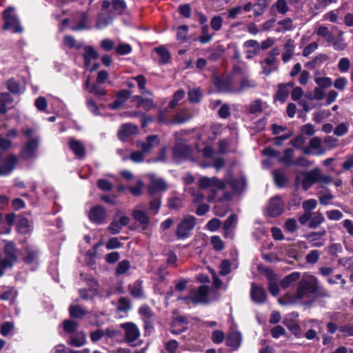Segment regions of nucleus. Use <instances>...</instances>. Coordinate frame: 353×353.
<instances>
[{
	"label": "nucleus",
	"mask_w": 353,
	"mask_h": 353,
	"mask_svg": "<svg viewBox=\"0 0 353 353\" xmlns=\"http://www.w3.org/2000/svg\"><path fill=\"white\" fill-rule=\"evenodd\" d=\"M226 183L218 179L216 177L202 176L199 180V186L201 189H207L211 192L208 196V201H216V203L214 207L215 215L223 217L229 210V205L224 203V201H230L231 194L225 192Z\"/></svg>",
	"instance_id": "obj_1"
},
{
	"label": "nucleus",
	"mask_w": 353,
	"mask_h": 353,
	"mask_svg": "<svg viewBox=\"0 0 353 353\" xmlns=\"http://www.w3.org/2000/svg\"><path fill=\"white\" fill-rule=\"evenodd\" d=\"M320 291L323 296H330L328 292L319 285L318 279L314 276L305 275L299 283L293 301L308 298L312 294Z\"/></svg>",
	"instance_id": "obj_2"
},
{
	"label": "nucleus",
	"mask_w": 353,
	"mask_h": 353,
	"mask_svg": "<svg viewBox=\"0 0 353 353\" xmlns=\"http://www.w3.org/2000/svg\"><path fill=\"white\" fill-rule=\"evenodd\" d=\"M207 132L203 130L201 134L198 135V142L196 143V148L199 152H201L203 156L207 159H212L214 160L213 166L217 170L220 169L223 165V160L221 158L215 159L214 157V152L208 143H205L207 139Z\"/></svg>",
	"instance_id": "obj_3"
},
{
	"label": "nucleus",
	"mask_w": 353,
	"mask_h": 353,
	"mask_svg": "<svg viewBox=\"0 0 353 353\" xmlns=\"http://www.w3.org/2000/svg\"><path fill=\"white\" fill-rule=\"evenodd\" d=\"M5 30H11L14 33H21L23 28L20 25L19 19L15 14L13 8H8L3 13Z\"/></svg>",
	"instance_id": "obj_4"
},
{
	"label": "nucleus",
	"mask_w": 353,
	"mask_h": 353,
	"mask_svg": "<svg viewBox=\"0 0 353 353\" xmlns=\"http://www.w3.org/2000/svg\"><path fill=\"white\" fill-rule=\"evenodd\" d=\"M318 168L302 171L296 175V182L301 184L304 190H307L314 183H318Z\"/></svg>",
	"instance_id": "obj_5"
},
{
	"label": "nucleus",
	"mask_w": 353,
	"mask_h": 353,
	"mask_svg": "<svg viewBox=\"0 0 353 353\" xmlns=\"http://www.w3.org/2000/svg\"><path fill=\"white\" fill-rule=\"evenodd\" d=\"M130 221V218L125 216L122 211L117 210L115 212L111 223L107 228V230L111 234H117L120 233L123 227L129 224Z\"/></svg>",
	"instance_id": "obj_6"
},
{
	"label": "nucleus",
	"mask_w": 353,
	"mask_h": 353,
	"mask_svg": "<svg viewBox=\"0 0 353 353\" xmlns=\"http://www.w3.org/2000/svg\"><path fill=\"white\" fill-rule=\"evenodd\" d=\"M209 288L207 285H201L197 289L192 290L189 295L185 297H179V300L190 301L192 303H205L208 302Z\"/></svg>",
	"instance_id": "obj_7"
},
{
	"label": "nucleus",
	"mask_w": 353,
	"mask_h": 353,
	"mask_svg": "<svg viewBox=\"0 0 353 353\" xmlns=\"http://www.w3.org/2000/svg\"><path fill=\"white\" fill-rule=\"evenodd\" d=\"M120 327L124 330V336L125 341L131 346H137L138 345L136 341L141 336L140 330L137 325L131 322L123 323Z\"/></svg>",
	"instance_id": "obj_8"
},
{
	"label": "nucleus",
	"mask_w": 353,
	"mask_h": 353,
	"mask_svg": "<svg viewBox=\"0 0 353 353\" xmlns=\"http://www.w3.org/2000/svg\"><path fill=\"white\" fill-rule=\"evenodd\" d=\"M196 225V219L192 216L185 217L177 225L176 235L179 239L188 238Z\"/></svg>",
	"instance_id": "obj_9"
},
{
	"label": "nucleus",
	"mask_w": 353,
	"mask_h": 353,
	"mask_svg": "<svg viewBox=\"0 0 353 353\" xmlns=\"http://www.w3.org/2000/svg\"><path fill=\"white\" fill-rule=\"evenodd\" d=\"M324 220L323 214L319 212L303 214L299 218V221L302 225H305L308 223L311 228H317Z\"/></svg>",
	"instance_id": "obj_10"
},
{
	"label": "nucleus",
	"mask_w": 353,
	"mask_h": 353,
	"mask_svg": "<svg viewBox=\"0 0 353 353\" xmlns=\"http://www.w3.org/2000/svg\"><path fill=\"white\" fill-rule=\"evenodd\" d=\"M215 84L220 92L239 94L234 90L238 89L239 83L232 77L216 79Z\"/></svg>",
	"instance_id": "obj_11"
},
{
	"label": "nucleus",
	"mask_w": 353,
	"mask_h": 353,
	"mask_svg": "<svg viewBox=\"0 0 353 353\" xmlns=\"http://www.w3.org/2000/svg\"><path fill=\"white\" fill-rule=\"evenodd\" d=\"M17 163L18 157L14 154H9L3 159L0 155V176L11 174Z\"/></svg>",
	"instance_id": "obj_12"
},
{
	"label": "nucleus",
	"mask_w": 353,
	"mask_h": 353,
	"mask_svg": "<svg viewBox=\"0 0 353 353\" xmlns=\"http://www.w3.org/2000/svg\"><path fill=\"white\" fill-rule=\"evenodd\" d=\"M148 177L150 182L148 188L149 194L152 195L167 189V184L163 179L157 177L154 174H148Z\"/></svg>",
	"instance_id": "obj_13"
},
{
	"label": "nucleus",
	"mask_w": 353,
	"mask_h": 353,
	"mask_svg": "<svg viewBox=\"0 0 353 353\" xmlns=\"http://www.w3.org/2000/svg\"><path fill=\"white\" fill-rule=\"evenodd\" d=\"M88 216L92 223L103 224L107 218L106 210L101 205H95L90 209Z\"/></svg>",
	"instance_id": "obj_14"
},
{
	"label": "nucleus",
	"mask_w": 353,
	"mask_h": 353,
	"mask_svg": "<svg viewBox=\"0 0 353 353\" xmlns=\"http://www.w3.org/2000/svg\"><path fill=\"white\" fill-rule=\"evenodd\" d=\"M132 216L138 221L143 228H146L150 223V218L145 212V205L143 203L138 204L132 212Z\"/></svg>",
	"instance_id": "obj_15"
},
{
	"label": "nucleus",
	"mask_w": 353,
	"mask_h": 353,
	"mask_svg": "<svg viewBox=\"0 0 353 353\" xmlns=\"http://www.w3.org/2000/svg\"><path fill=\"white\" fill-rule=\"evenodd\" d=\"M284 210V203L279 196L272 198L268 203L267 208L268 214L272 216L275 217L279 216Z\"/></svg>",
	"instance_id": "obj_16"
},
{
	"label": "nucleus",
	"mask_w": 353,
	"mask_h": 353,
	"mask_svg": "<svg viewBox=\"0 0 353 353\" xmlns=\"http://www.w3.org/2000/svg\"><path fill=\"white\" fill-rule=\"evenodd\" d=\"M39 141V139L38 137H34L28 141L21 150V157L25 159L36 157Z\"/></svg>",
	"instance_id": "obj_17"
},
{
	"label": "nucleus",
	"mask_w": 353,
	"mask_h": 353,
	"mask_svg": "<svg viewBox=\"0 0 353 353\" xmlns=\"http://www.w3.org/2000/svg\"><path fill=\"white\" fill-rule=\"evenodd\" d=\"M68 145L70 150L79 159H83L85 156V145L80 141L73 137L68 139Z\"/></svg>",
	"instance_id": "obj_18"
},
{
	"label": "nucleus",
	"mask_w": 353,
	"mask_h": 353,
	"mask_svg": "<svg viewBox=\"0 0 353 353\" xmlns=\"http://www.w3.org/2000/svg\"><path fill=\"white\" fill-rule=\"evenodd\" d=\"M312 150H316L315 154L321 155L325 153V150L321 147V139L317 137L312 138L309 141V145L303 148L304 154H312Z\"/></svg>",
	"instance_id": "obj_19"
},
{
	"label": "nucleus",
	"mask_w": 353,
	"mask_h": 353,
	"mask_svg": "<svg viewBox=\"0 0 353 353\" xmlns=\"http://www.w3.org/2000/svg\"><path fill=\"white\" fill-rule=\"evenodd\" d=\"M160 140L157 135H150L147 137L146 141L137 142V147L141 148L145 154H149L152 150L159 144Z\"/></svg>",
	"instance_id": "obj_20"
},
{
	"label": "nucleus",
	"mask_w": 353,
	"mask_h": 353,
	"mask_svg": "<svg viewBox=\"0 0 353 353\" xmlns=\"http://www.w3.org/2000/svg\"><path fill=\"white\" fill-rule=\"evenodd\" d=\"M73 21L77 25L71 27V29L74 31L82 30L85 29H90V26H88V14L85 12L77 13L73 18Z\"/></svg>",
	"instance_id": "obj_21"
},
{
	"label": "nucleus",
	"mask_w": 353,
	"mask_h": 353,
	"mask_svg": "<svg viewBox=\"0 0 353 353\" xmlns=\"http://www.w3.org/2000/svg\"><path fill=\"white\" fill-rule=\"evenodd\" d=\"M250 295L252 300L256 303L261 304L265 301L266 294L264 289L254 283L252 284Z\"/></svg>",
	"instance_id": "obj_22"
},
{
	"label": "nucleus",
	"mask_w": 353,
	"mask_h": 353,
	"mask_svg": "<svg viewBox=\"0 0 353 353\" xmlns=\"http://www.w3.org/2000/svg\"><path fill=\"white\" fill-rule=\"evenodd\" d=\"M242 342V335L239 332H232L226 338V345L232 350H236Z\"/></svg>",
	"instance_id": "obj_23"
},
{
	"label": "nucleus",
	"mask_w": 353,
	"mask_h": 353,
	"mask_svg": "<svg viewBox=\"0 0 353 353\" xmlns=\"http://www.w3.org/2000/svg\"><path fill=\"white\" fill-rule=\"evenodd\" d=\"M14 99L7 92L0 94V114H6L8 110L13 107Z\"/></svg>",
	"instance_id": "obj_24"
},
{
	"label": "nucleus",
	"mask_w": 353,
	"mask_h": 353,
	"mask_svg": "<svg viewBox=\"0 0 353 353\" xmlns=\"http://www.w3.org/2000/svg\"><path fill=\"white\" fill-rule=\"evenodd\" d=\"M294 86L293 83H288L286 84H280L279 85V90L275 96V99L281 103H284L289 96Z\"/></svg>",
	"instance_id": "obj_25"
},
{
	"label": "nucleus",
	"mask_w": 353,
	"mask_h": 353,
	"mask_svg": "<svg viewBox=\"0 0 353 353\" xmlns=\"http://www.w3.org/2000/svg\"><path fill=\"white\" fill-rule=\"evenodd\" d=\"M137 127L131 123L123 124L118 132V137L120 140L124 141L128 137L136 134Z\"/></svg>",
	"instance_id": "obj_26"
},
{
	"label": "nucleus",
	"mask_w": 353,
	"mask_h": 353,
	"mask_svg": "<svg viewBox=\"0 0 353 353\" xmlns=\"http://www.w3.org/2000/svg\"><path fill=\"white\" fill-rule=\"evenodd\" d=\"M174 154L176 157H186L190 153V148L181 140L176 141L173 149Z\"/></svg>",
	"instance_id": "obj_27"
},
{
	"label": "nucleus",
	"mask_w": 353,
	"mask_h": 353,
	"mask_svg": "<svg viewBox=\"0 0 353 353\" xmlns=\"http://www.w3.org/2000/svg\"><path fill=\"white\" fill-rule=\"evenodd\" d=\"M98 53L91 46H85L84 48L83 58L84 63L86 67H89L92 60L97 59Z\"/></svg>",
	"instance_id": "obj_28"
},
{
	"label": "nucleus",
	"mask_w": 353,
	"mask_h": 353,
	"mask_svg": "<svg viewBox=\"0 0 353 353\" xmlns=\"http://www.w3.org/2000/svg\"><path fill=\"white\" fill-rule=\"evenodd\" d=\"M86 342V335L83 332H79L70 338L69 344L74 347H81Z\"/></svg>",
	"instance_id": "obj_29"
},
{
	"label": "nucleus",
	"mask_w": 353,
	"mask_h": 353,
	"mask_svg": "<svg viewBox=\"0 0 353 353\" xmlns=\"http://www.w3.org/2000/svg\"><path fill=\"white\" fill-rule=\"evenodd\" d=\"M129 290L134 298L140 299L143 297L142 282L141 281H137L133 284L129 285Z\"/></svg>",
	"instance_id": "obj_30"
},
{
	"label": "nucleus",
	"mask_w": 353,
	"mask_h": 353,
	"mask_svg": "<svg viewBox=\"0 0 353 353\" xmlns=\"http://www.w3.org/2000/svg\"><path fill=\"white\" fill-rule=\"evenodd\" d=\"M332 44L333 48L335 50H343L347 44L345 42V39L343 38V32L342 30H339L338 32V35L336 39H333L332 42H330Z\"/></svg>",
	"instance_id": "obj_31"
},
{
	"label": "nucleus",
	"mask_w": 353,
	"mask_h": 353,
	"mask_svg": "<svg viewBox=\"0 0 353 353\" xmlns=\"http://www.w3.org/2000/svg\"><path fill=\"white\" fill-rule=\"evenodd\" d=\"M32 230L30 221L26 217H21L17 222V230L21 234H28Z\"/></svg>",
	"instance_id": "obj_32"
},
{
	"label": "nucleus",
	"mask_w": 353,
	"mask_h": 353,
	"mask_svg": "<svg viewBox=\"0 0 353 353\" xmlns=\"http://www.w3.org/2000/svg\"><path fill=\"white\" fill-rule=\"evenodd\" d=\"M294 45L292 40H288L284 46V52L282 54V60L286 63L289 61L294 54Z\"/></svg>",
	"instance_id": "obj_33"
},
{
	"label": "nucleus",
	"mask_w": 353,
	"mask_h": 353,
	"mask_svg": "<svg viewBox=\"0 0 353 353\" xmlns=\"http://www.w3.org/2000/svg\"><path fill=\"white\" fill-rule=\"evenodd\" d=\"M256 85V83L255 82V81L250 79L248 77H244L239 83L238 89L234 90V91L238 92V93L240 94L245 90L250 88H254Z\"/></svg>",
	"instance_id": "obj_34"
},
{
	"label": "nucleus",
	"mask_w": 353,
	"mask_h": 353,
	"mask_svg": "<svg viewBox=\"0 0 353 353\" xmlns=\"http://www.w3.org/2000/svg\"><path fill=\"white\" fill-rule=\"evenodd\" d=\"M100 83H94L92 87L90 88L89 79L85 83V88L88 89V92L91 94L103 96L105 94V90L99 85Z\"/></svg>",
	"instance_id": "obj_35"
},
{
	"label": "nucleus",
	"mask_w": 353,
	"mask_h": 353,
	"mask_svg": "<svg viewBox=\"0 0 353 353\" xmlns=\"http://www.w3.org/2000/svg\"><path fill=\"white\" fill-rule=\"evenodd\" d=\"M237 223V217L234 214L230 215L225 221L223 229L225 230V236H228L230 234L231 229L234 228Z\"/></svg>",
	"instance_id": "obj_36"
},
{
	"label": "nucleus",
	"mask_w": 353,
	"mask_h": 353,
	"mask_svg": "<svg viewBox=\"0 0 353 353\" xmlns=\"http://www.w3.org/2000/svg\"><path fill=\"white\" fill-rule=\"evenodd\" d=\"M70 314L73 318L81 319L87 314V311L78 305H72L69 307Z\"/></svg>",
	"instance_id": "obj_37"
},
{
	"label": "nucleus",
	"mask_w": 353,
	"mask_h": 353,
	"mask_svg": "<svg viewBox=\"0 0 353 353\" xmlns=\"http://www.w3.org/2000/svg\"><path fill=\"white\" fill-rule=\"evenodd\" d=\"M300 273L294 272L289 275L286 276L281 282V285L283 288L290 286L293 283L296 282L300 278Z\"/></svg>",
	"instance_id": "obj_38"
},
{
	"label": "nucleus",
	"mask_w": 353,
	"mask_h": 353,
	"mask_svg": "<svg viewBox=\"0 0 353 353\" xmlns=\"http://www.w3.org/2000/svg\"><path fill=\"white\" fill-rule=\"evenodd\" d=\"M279 161L287 165H293L294 161V150L291 148L285 150L283 155L279 158Z\"/></svg>",
	"instance_id": "obj_39"
},
{
	"label": "nucleus",
	"mask_w": 353,
	"mask_h": 353,
	"mask_svg": "<svg viewBox=\"0 0 353 353\" xmlns=\"http://www.w3.org/2000/svg\"><path fill=\"white\" fill-rule=\"evenodd\" d=\"M279 55V50L277 48H274L272 50L265 58V59L261 62L268 65H273L276 66V57Z\"/></svg>",
	"instance_id": "obj_40"
},
{
	"label": "nucleus",
	"mask_w": 353,
	"mask_h": 353,
	"mask_svg": "<svg viewBox=\"0 0 353 353\" xmlns=\"http://www.w3.org/2000/svg\"><path fill=\"white\" fill-rule=\"evenodd\" d=\"M112 20L113 17L111 16H106L103 14H99L96 23V27L98 29H103L110 24Z\"/></svg>",
	"instance_id": "obj_41"
},
{
	"label": "nucleus",
	"mask_w": 353,
	"mask_h": 353,
	"mask_svg": "<svg viewBox=\"0 0 353 353\" xmlns=\"http://www.w3.org/2000/svg\"><path fill=\"white\" fill-rule=\"evenodd\" d=\"M228 183L230 185L231 188L234 192L239 193L243 190L245 185V181L244 179L240 178L228 181Z\"/></svg>",
	"instance_id": "obj_42"
},
{
	"label": "nucleus",
	"mask_w": 353,
	"mask_h": 353,
	"mask_svg": "<svg viewBox=\"0 0 353 353\" xmlns=\"http://www.w3.org/2000/svg\"><path fill=\"white\" fill-rule=\"evenodd\" d=\"M7 88L12 94H20L23 92V88L20 83L13 79L8 81Z\"/></svg>",
	"instance_id": "obj_43"
},
{
	"label": "nucleus",
	"mask_w": 353,
	"mask_h": 353,
	"mask_svg": "<svg viewBox=\"0 0 353 353\" xmlns=\"http://www.w3.org/2000/svg\"><path fill=\"white\" fill-rule=\"evenodd\" d=\"M317 35L323 37L327 42H332L333 34L329 30L328 28L324 26H321L316 30Z\"/></svg>",
	"instance_id": "obj_44"
},
{
	"label": "nucleus",
	"mask_w": 353,
	"mask_h": 353,
	"mask_svg": "<svg viewBox=\"0 0 353 353\" xmlns=\"http://www.w3.org/2000/svg\"><path fill=\"white\" fill-rule=\"evenodd\" d=\"M126 3L123 0H112V9L116 14H121L126 9Z\"/></svg>",
	"instance_id": "obj_45"
},
{
	"label": "nucleus",
	"mask_w": 353,
	"mask_h": 353,
	"mask_svg": "<svg viewBox=\"0 0 353 353\" xmlns=\"http://www.w3.org/2000/svg\"><path fill=\"white\" fill-rule=\"evenodd\" d=\"M314 80L317 86L324 90L330 87L333 83L332 79L327 77H315Z\"/></svg>",
	"instance_id": "obj_46"
},
{
	"label": "nucleus",
	"mask_w": 353,
	"mask_h": 353,
	"mask_svg": "<svg viewBox=\"0 0 353 353\" xmlns=\"http://www.w3.org/2000/svg\"><path fill=\"white\" fill-rule=\"evenodd\" d=\"M185 95V92L183 90H177L174 94L173 99L170 101L168 107L170 108H174L179 101L183 99Z\"/></svg>",
	"instance_id": "obj_47"
},
{
	"label": "nucleus",
	"mask_w": 353,
	"mask_h": 353,
	"mask_svg": "<svg viewBox=\"0 0 353 353\" xmlns=\"http://www.w3.org/2000/svg\"><path fill=\"white\" fill-rule=\"evenodd\" d=\"M138 84L142 94L151 95V92L145 89L146 79L143 75H138L133 78Z\"/></svg>",
	"instance_id": "obj_48"
},
{
	"label": "nucleus",
	"mask_w": 353,
	"mask_h": 353,
	"mask_svg": "<svg viewBox=\"0 0 353 353\" xmlns=\"http://www.w3.org/2000/svg\"><path fill=\"white\" fill-rule=\"evenodd\" d=\"M192 118V115L187 110H182L174 118V123H183Z\"/></svg>",
	"instance_id": "obj_49"
},
{
	"label": "nucleus",
	"mask_w": 353,
	"mask_h": 353,
	"mask_svg": "<svg viewBox=\"0 0 353 353\" xmlns=\"http://www.w3.org/2000/svg\"><path fill=\"white\" fill-rule=\"evenodd\" d=\"M317 201L314 199H307L303 202L302 207L304 210L303 214H310L312 210H314L316 208Z\"/></svg>",
	"instance_id": "obj_50"
},
{
	"label": "nucleus",
	"mask_w": 353,
	"mask_h": 353,
	"mask_svg": "<svg viewBox=\"0 0 353 353\" xmlns=\"http://www.w3.org/2000/svg\"><path fill=\"white\" fill-rule=\"evenodd\" d=\"M201 97L202 93L199 88H193L188 92V98L191 103L199 102Z\"/></svg>",
	"instance_id": "obj_51"
},
{
	"label": "nucleus",
	"mask_w": 353,
	"mask_h": 353,
	"mask_svg": "<svg viewBox=\"0 0 353 353\" xmlns=\"http://www.w3.org/2000/svg\"><path fill=\"white\" fill-rule=\"evenodd\" d=\"M349 124L345 122L339 123L334 130V134L338 137H343L348 132Z\"/></svg>",
	"instance_id": "obj_52"
},
{
	"label": "nucleus",
	"mask_w": 353,
	"mask_h": 353,
	"mask_svg": "<svg viewBox=\"0 0 353 353\" xmlns=\"http://www.w3.org/2000/svg\"><path fill=\"white\" fill-rule=\"evenodd\" d=\"M305 142V138L303 134H301L294 137L290 141V144L296 149H301L303 151V145Z\"/></svg>",
	"instance_id": "obj_53"
},
{
	"label": "nucleus",
	"mask_w": 353,
	"mask_h": 353,
	"mask_svg": "<svg viewBox=\"0 0 353 353\" xmlns=\"http://www.w3.org/2000/svg\"><path fill=\"white\" fill-rule=\"evenodd\" d=\"M272 174L277 185L283 186L285 185L287 179L283 172L279 170H274Z\"/></svg>",
	"instance_id": "obj_54"
},
{
	"label": "nucleus",
	"mask_w": 353,
	"mask_h": 353,
	"mask_svg": "<svg viewBox=\"0 0 353 353\" xmlns=\"http://www.w3.org/2000/svg\"><path fill=\"white\" fill-rule=\"evenodd\" d=\"M63 329L68 333H73L79 326L77 322L72 320H65L63 323Z\"/></svg>",
	"instance_id": "obj_55"
},
{
	"label": "nucleus",
	"mask_w": 353,
	"mask_h": 353,
	"mask_svg": "<svg viewBox=\"0 0 353 353\" xmlns=\"http://www.w3.org/2000/svg\"><path fill=\"white\" fill-rule=\"evenodd\" d=\"M14 327V325L12 322L6 321L3 323L0 327V333L3 336H7L10 334Z\"/></svg>",
	"instance_id": "obj_56"
},
{
	"label": "nucleus",
	"mask_w": 353,
	"mask_h": 353,
	"mask_svg": "<svg viewBox=\"0 0 353 353\" xmlns=\"http://www.w3.org/2000/svg\"><path fill=\"white\" fill-rule=\"evenodd\" d=\"M262 110V101L261 99H256L252 101L248 108V111L251 114H256L261 112Z\"/></svg>",
	"instance_id": "obj_57"
},
{
	"label": "nucleus",
	"mask_w": 353,
	"mask_h": 353,
	"mask_svg": "<svg viewBox=\"0 0 353 353\" xmlns=\"http://www.w3.org/2000/svg\"><path fill=\"white\" fill-rule=\"evenodd\" d=\"M139 312L140 315L142 316L143 321L152 320V313L151 312L150 308L148 306H141L139 310Z\"/></svg>",
	"instance_id": "obj_58"
},
{
	"label": "nucleus",
	"mask_w": 353,
	"mask_h": 353,
	"mask_svg": "<svg viewBox=\"0 0 353 353\" xmlns=\"http://www.w3.org/2000/svg\"><path fill=\"white\" fill-rule=\"evenodd\" d=\"M274 7L278 12L282 14H286L289 10L286 0H277L274 3Z\"/></svg>",
	"instance_id": "obj_59"
},
{
	"label": "nucleus",
	"mask_w": 353,
	"mask_h": 353,
	"mask_svg": "<svg viewBox=\"0 0 353 353\" xmlns=\"http://www.w3.org/2000/svg\"><path fill=\"white\" fill-rule=\"evenodd\" d=\"M130 269V262L128 260H123L118 264L116 273L119 275L125 274Z\"/></svg>",
	"instance_id": "obj_60"
},
{
	"label": "nucleus",
	"mask_w": 353,
	"mask_h": 353,
	"mask_svg": "<svg viewBox=\"0 0 353 353\" xmlns=\"http://www.w3.org/2000/svg\"><path fill=\"white\" fill-rule=\"evenodd\" d=\"M209 28L208 25H205L202 27V34L199 37V41L202 43H207L212 39V36L209 34Z\"/></svg>",
	"instance_id": "obj_61"
},
{
	"label": "nucleus",
	"mask_w": 353,
	"mask_h": 353,
	"mask_svg": "<svg viewBox=\"0 0 353 353\" xmlns=\"http://www.w3.org/2000/svg\"><path fill=\"white\" fill-rule=\"evenodd\" d=\"M155 51L161 57L163 63H167L170 59V53L167 49L163 47H159L155 49Z\"/></svg>",
	"instance_id": "obj_62"
},
{
	"label": "nucleus",
	"mask_w": 353,
	"mask_h": 353,
	"mask_svg": "<svg viewBox=\"0 0 353 353\" xmlns=\"http://www.w3.org/2000/svg\"><path fill=\"white\" fill-rule=\"evenodd\" d=\"M63 44L69 48H79L80 45L77 43L72 36L67 35L64 37Z\"/></svg>",
	"instance_id": "obj_63"
},
{
	"label": "nucleus",
	"mask_w": 353,
	"mask_h": 353,
	"mask_svg": "<svg viewBox=\"0 0 353 353\" xmlns=\"http://www.w3.org/2000/svg\"><path fill=\"white\" fill-rule=\"evenodd\" d=\"M115 51L118 54L125 55L132 51V48L129 44L121 43L115 48Z\"/></svg>",
	"instance_id": "obj_64"
}]
</instances>
